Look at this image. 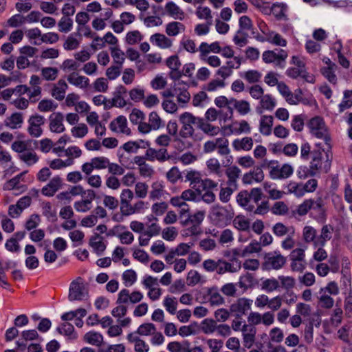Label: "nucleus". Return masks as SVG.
I'll use <instances>...</instances> for the list:
<instances>
[{"label": "nucleus", "mask_w": 352, "mask_h": 352, "mask_svg": "<svg viewBox=\"0 0 352 352\" xmlns=\"http://www.w3.org/2000/svg\"><path fill=\"white\" fill-rule=\"evenodd\" d=\"M267 41L278 46L285 47L287 45V41L280 34L274 32L268 34Z\"/></svg>", "instance_id": "nucleus-52"}, {"label": "nucleus", "mask_w": 352, "mask_h": 352, "mask_svg": "<svg viewBox=\"0 0 352 352\" xmlns=\"http://www.w3.org/2000/svg\"><path fill=\"white\" fill-rule=\"evenodd\" d=\"M166 13L175 19L182 20L184 18V12L173 1L168 2L165 6Z\"/></svg>", "instance_id": "nucleus-27"}, {"label": "nucleus", "mask_w": 352, "mask_h": 352, "mask_svg": "<svg viewBox=\"0 0 352 352\" xmlns=\"http://www.w3.org/2000/svg\"><path fill=\"white\" fill-rule=\"evenodd\" d=\"M273 117L272 116H263L259 123V131L263 135H270L272 133L273 125Z\"/></svg>", "instance_id": "nucleus-28"}, {"label": "nucleus", "mask_w": 352, "mask_h": 352, "mask_svg": "<svg viewBox=\"0 0 352 352\" xmlns=\"http://www.w3.org/2000/svg\"><path fill=\"white\" fill-rule=\"evenodd\" d=\"M253 300L246 298H240L233 302L230 307V312L233 314L236 318L241 317L251 309Z\"/></svg>", "instance_id": "nucleus-11"}, {"label": "nucleus", "mask_w": 352, "mask_h": 352, "mask_svg": "<svg viewBox=\"0 0 352 352\" xmlns=\"http://www.w3.org/2000/svg\"><path fill=\"white\" fill-rule=\"evenodd\" d=\"M89 245L98 255L101 254L106 249V245L102 242V237L98 233H94L90 238Z\"/></svg>", "instance_id": "nucleus-30"}, {"label": "nucleus", "mask_w": 352, "mask_h": 352, "mask_svg": "<svg viewBox=\"0 0 352 352\" xmlns=\"http://www.w3.org/2000/svg\"><path fill=\"white\" fill-rule=\"evenodd\" d=\"M84 340L90 344L99 346L103 342V336L98 332L91 331L85 335Z\"/></svg>", "instance_id": "nucleus-34"}, {"label": "nucleus", "mask_w": 352, "mask_h": 352, "mask_svg": "<svg viewBox=\"0 0 352 352\" xmlns=\"http://www.w3.org/2000/svg\"><path fill=\"white\" fill-rule=\"evenodd\" d=\"M305 249L306 247L299 248L294 249L289 254L290 267L293 272H302L306 269Z\"/></svg>", "instance_id": "nucleus-6"}, {"label": "nucleus", "mask_w": 352, "mask_h": 352, "mask_svg": "<svg viewBox=\"0 0 352 352\" xmlns=\"http://www.w3.org/2000/svg\"><path fill=\"white\" fill-rule=\"evenodd\" d=\"M234 215V212L231 206L217 205L212 207L210 217L215 225L226 226L230 223Z\"/></svg>", "instance_id": "nucleus-3"}, {"label": "nucleus", "mask_w": 352, "mask_h": 352, "mask_svg": "<svg viewBox=\"0 0 352 352\" xmlns=\"http://www.w3.org/2000/svg\"><path fill=\"white\" fill-rule=\"evenodd\" d=\"M88 296V292L81 278L73 280L69 285L68 299L69 301H81Z\"/></svg>", "instance_id": "nucleus-7"}, {"label": "nucleus", "mask_w": 352, "mask_h": 352, "mask_svg": "<svg viewBox=\"0 0 352 352\" xmlns=\"http://www.w3.org/2000/svg\"><path fill=\"white\" fill-rule=\"evenodd\" d=\"M68 85L65 80L60 79L54 86L52 90V96L58 100H62L65 96V92Z\"/></svg>", "instance_id": "nucleus-26"}, {"label": "nucleus", "mask_w": 352, "mask_h": 352, "mask_svg": "<svg viewBox=\"0 0 352 352\" xmlns=\"http://www.w3.org/2000/svg\"><path fill=\"white\" fill-rule=\"evenodd\" d=\"M248 34L242 30H239L233 38L234 43L239 47H243L248 43Z\"/></svg>", "instance_id": "nucleus-58"}, {"label": "nucleus", "mask_w": 352, "mask_h": 352, "mask_svg": "<svg viewBox=\"0 0 352 352\" xmlns=\"http://www.w3.org/2000/svg\"><path fill=\"white\" fill-rule=\"evenodd\" d=\"M148 122L153 130H157L164 126V122L155 111H153L149 114Z\"/></svg>", "instance_id": "nucleus-50"}, {"label": "nucleus", "mask_w": 352, "mask_h": 352, "mask_svg": "<svg viewBox=\"0 0 352 352\" xmlns=\"http://www.w3.org/2000/svg\"><path fill=\"white\" fill-rule=\"evenodd\" d=\"M280 287L279 282L274 278H267L262 281L261 284V289L267 293L272 292L278 289Z\"/></svg>", "instance_id": "nucleus-40"}, {"label": "nucleus", "mask_w": 352, "mask_h": 352, "mask_svg": "<svg viewBox=\"0 0 352 352\" xmlns=\"http://www.w3.org/2000/svg\"><path fill=\"white\" fill-rule=\"evenodd\" d=\"M217 144L218 154L225 157V160L222 161V164L225 167L229 166L233 162V157L230 155L228 140L224 137H221L220 141H217Z\"/></svg>", "instance_id": "nucleus-12"}, {"label": "nucleus", "mask_w": 352, "mask_h": 352, "mask_svg": "<svg viewBox=\"0 0 352 352\" xmlns=\"http://www.w3.org/2000/svg\"><path fill=\"white\" fill-rule=\"evenodd\" d=\"M234 227L239 231L246 232L250 230V222L243 215L236 216L232 221Z\"/></svg>", "instance_id": "nucleus-32"}, {"label": "nucleus", "mask_w": 352, "mask_h": 352, "mask_svg": "<svg viewBox=\"0 0 352 352\" xmlns=\"http://www.w3.org/2000/svg\"><path fill=\"white\" fill-rule=\"evenodd\" d=\"M204 133L210 136H215L220 132V128L219 126H212L210 124L204 122L202 118V124H201L199 128Z\"/></svg>", "instance_id": "nucleus-49"}, {"label": "nucleus", "mask_w": 352, "mask_h": 352, "mask_svg": "<svg viewBox=\"0 0 352 352\" xmlns=\"http://www.w3.org/2000/svg\"><path fill=\"white\" fill-rule=\"evenodd\" d=\"M208 295L209 302L212 305H221L225 302V300L219 293L217 287H212L208 289Z\"/></svg>", "instance_id": "nucleus-33"}, {"label": "nucleus", "mask_w": 352, "mask_h": 352, "mask_svg": "<svg viewBox=\"0 0 352 352\" xmlns=\"http://www.w3.org/2000/svg\"><path fill=\"white\" fill-rule=\"evenodd\" d=\"M58 25L60 32H68L72 28L73 20L67 16H63L59 21Z\"/></svg>", "instance_id": "nucleus-57"}, {"label": "nucleus", "mask_w": 352, "mask_h": 352, "mask_svg": "<svg viewBox=\"0 0 352 352\" xmlns=\"http://www.w3.org/2000/svg\"><path fill=\"white\" fill-rule=\"evenodd\" d=\"M289 208L283 201L276 202L271 208V211L276 215H285L287 213Z\"/></svg>", "instance_id": "nucleus-60"}, {"label": "nucleus", "mask_w": 352, "mask_h": 352, "mask_svg": "<svg viewBox=\"0 0 352 352\" xmlns=\"http://www.w3.org/2000/svg\"><path fill=\"white\" fill-rule=\"evenodd\" d=\"M95 169H104L108 168L109 160L106 157H96L91 159Z\"/></svg>", "instance_id": "nucleus-62"}, {"label": "nucleus", "mask_w": 352, "mask_h": 352, "mask_svg": "<svg viewBox=\"0 0 352 352\" xmlns=\"http://www.w3.org/2000/svg\"><path fill=\"white\" fill-rule=\"evenodd\" d=\"M109 128L114 132H120L126 135L131 133L130 129L127 127L126 118L123 116H120L116 119L113 120L110 123Z\"/></svg>", "instance_id": "nucleus-20"}, {"label": "nucleus", "mask_w": 352, "mask_h": 352, "mask_svg": "<svg viewBox=\"0 0 352 352\" xmlns=\"http://www.w3.org/2000/svg\"><path fill=\"white\" fill-rule=\"evenodd\" d=\"M152 190L150 192V199L155 200L160 198L163 194V185L160 182H154L152 184Z\"/></svg>", "instance_id": "nucleus-63"}, {"label": "nucleus", "mask_w": 352, "mask_h": 352, "mask_svg": "<svg viewBox=\"0 0 352 352\" xmlns=\"http://www.w3.org/2000/svg\"><path fill=\"white\" fill-rule=\"evenodd\" d=\"M28 133L33 137L38 138L41 135L43 131L41 126L45 123V118L43 116H32L28 120Z\"/></svg>", "instance_id": "nucleus-13"}, {"label": "nucleus", "mask_w": 352, "mask_h": 352, "mask_svg": "<svg viewBox=\"0 0 352 352\" xmlns=\"http://www.w3.org/2000/svg\"><path fill=\"white\" fill-rule=\"evenodd\" d=\"M261 106L263 109L272 111L276 105L275 99L270 94L264 95L260 100Z\"/></svg>", "instance_id": "nucleus-46"}, {"label": "nucleus", "mask_w": 352, "mask_h": 352, "mask_svg": "<svg viewBox=\"0 0 352 352\" xmlns=\"http://www.w3.org/2000/svg\"><path fill=\"white\" fill-rule=\"evenodd\" d=\"M287 57V53L280 50L276 52L274 50L265 51L262 54V59L265 63H274L276 66L280 68L285 67V60Z\"/></svg>", "instance_id": "nucleus-8"}, {"label": "nucleus", "mask_w": 352, "mask_h": 352, "mask_svg": "<svg viewBox=\"0 0 352 352\" xmlns=\"http://www.w3.org/2000/svg\"><path fill=\"white\" fill-rule=\"evenodd\" d=\"M22 123V114L20 113H13L7 121V126L12 129L20 128Z\"/></svg>", "instance_id": "nucleus-56"}, {"label": "nucleus", "mask_w": 352, "mask_h": 352, "mask_svg": "<svg viewBox=\"0 0 352 352\" xmlns=\"http://www.w3.org/2000/svg\"><path fill=\"white\" fill-rule=\"evenodd\" d=\"M310 217L318 223H324L327 219V210L324 203L321 197L311 199V208Z\"/></svg>", "instance_id": "nucleus-10"}, {"label": "nucleus", "mask_w": 352, "mask_h": 352, "mask_svg": "<svg viewBox=\"0 0 352 352\" xmlns=\"http://www.w3.org/2000/svg\"><path fill=\"white\" fill-rule=\"evenodd\" d=\"M309 127L311 134L318 138L324 140V142L329 146L330 138L328 134L327 128L324 120L319 116H316L310 120Z\"/></svg>", "instance_id": "nucleus-5"}, {"label": "nucleus", "mask_w": 352, "mask_h": 352, "mask_svg": "<svg viewBox=\"0 0 352 352\" xmlns=\"http://www.w3.org/2000/svg\"><path fill=\"white\" fill-rule=\"evenodd\" d=\"M188 85L183 81L175 82L174 90L177 95V99L179 103H187L190 99V94L188 91Z\"/></svg>", "instance_id": "nucleus-16"}, {"label": "nucleus", "mask_w": 352, "mask_h": 352, "mask_svg": "<svg viewBox=\"0 0 352 352\" xmlns=\"http://www.w3.org/2000/svg\"><path fill=\"white\" fill-rule=\"evenodd\" d=\"M31 146V145H28V142L23 141V162L26 163L28 165L30 166L32 164H35L38 160V157L35 153H33L32 152H25V150L28 147Z\"/></svg>", "instance_id": "nucleus-45"}, {"label": "nucleus", "mask_w": 352, "mask_h": 352, "mask_svg": "<svg viewBox=\"0 0 352 352\" xmlns=\"http://www.w3.org/2000/svg\"><path fill=\"white\" fill-rule=\"evenodd\" d=\"M241 331L243 332V345L245 347L250 349L255 341L256 329L252 325L244 324Z\"/></svg>", "instance_id": "nucleus-21"}, {"label": "nucleus", "mask_w": 352, "mask_h": 352, "mask_svg": "<svg viewBox=\"0 0 352 352\" xmlns=\"http://www.w3.org/2000/svg\"><path fill=\"white\" fill-rule=\"evenodd\" d=\"M68 82L81 89L87 88L89 85V79L84 76H80L78 73L72 72L67 76Z\"/></svg>", "instance_id": "nucleus-23"}, {"label": "nucleus", "mask_w": 352, "mask_h": 352, "mask_svg": "<svg viewBox=\"0 0 352 352\" xmlns=\"http://www.w3.org/2000/svg\"><path fill=\"white\" fill-rule=\"evenodd\" d=\"M61 186V178L59 176H55L42 188V193L45 196L52 197L58 190Z\"/></svg>", "instance_id": "nucleus-22"}, {"label": "nucleus", "mask_w": 352, "mask_h": 352, "mask_svg": "<svg viewBox=\"0 0 352 352\" xmlns=\"http://www.w3.org/2000/svg\"><path fill=\"white\" fill-rule=\"evenodd\" d=\"M236 125L232 130V133L236 135L241 133L249 134L251 132V127L249 123L246 120H241L239 122L234 124Z\"/></svg>", "instance_id": "nucleus-43"}, {"label": "nucleus", "mask_w": 352, "mask_h": 352, "mask_svg": "<svg viewBox=\"0 0 352 352\" xmlns=\"http://www.w3.org/2000/svg\"><path fill=\"white\" fill-rule=\"evenodd\" d=\"M57 331L60 334L68 336L70 339H76L77 334L74 332V326L69 322H64L57 328Z\"/></svg>", "instance_id": "nucleus-38"}, {"label": "nucleus", "mask_w": 352, "mask_h": 352, "mask_svg": "<svg viewBox=\"0 0 352 352\" xmlns=\"http://www.w3.org/2000/svg\"><path fill=\"white\" fill-rule=\"evenodd\" d=\"M311 199H305L302 204H300L297 208L294 211V214H297L299 216H304L311 212Z\"/></svg>", "instance_id": "nucleus-54"}, {"label": "nucleus", "mask_w": 352, "mask_h": 352, "mask_svg": "<svg viewBox=\"0 0 352 352\" xmlns=\"http://www.w3.org/2000/svg\"><path fill=\"white\" fill-rule=\"evenodd\" d=\"M43 214L50 221H54L56 219V210L52 209V206L50 202L43 204Z\"/></svg>", "instance_id": "nucleus-61"}, {"label": "nucleus", "mask_w": 352, "mask_h": 352, "mask_svg": "<svg viewBox=\"0 0 352 352\" xmlns=\"http://www.w3.org/2000/svg\"><path fill=\"white\" fill-rule=\"evenodd\" d=\"M150 41L153 44L163 49L168 48L172 45V42L168 38H167L164 34L160 33L153 34L150 38Z\"/></svg>", "instance_id": "nucleus-29"}, {"label": "nucleus", "mask_w": 352, "mask_h": 352, "mask_svg": "<svg viewBox=\"0 0 352 352\" xmlns=\"http://www.w3.org/2000/svg\"><path fill=\"white\" fill-rule=\"evenodd\" d=\"M303 239L306 243H313L315 246V241L317 239L316 230L310 226H306L302 230Z\"/></svg>", "instance_id": "nucleus-39"}, {"label": "nucleus", "mask_w": 352, "mask_h": 352, "mask_svg": "<svg viewBox=\"0 0 352 352\" xmlns=\"http://www.w3.org/2000/svg\"><path fill=\"white\" fill-rule=\"evenodd\" d=\"M217 322L212 319H205L201 322V331L206 334L214 333L217 329Z\"/></svg>", "instance_id": "nucleus-48"}, {"label": "nucleus", "mask_w": 352, "mask_h": 352, "mask_svg": "<svg viewBox=\"0 0 352 352\" xmlns=\"http://www.w3.org/2000/svg\"><path fill=\"white\" fill-rule=\"evenodd\" d=\"M239 255L236 250H234V256L230 262L226 261L223 258L219 259L218 274H224L225 273H235L241 268V262L236 257Z\"/></svg>", "instance_id": "nucleus-9"}, {"label": "nucleus", "mask_w": 352, "mask_h": 352, "mask_svg": "<svg viewBox=\"0 0 352 352\" xmlns=\"http://www.w3.org/2000/svg\"><path fill=\"white\" fill-rule=\"evenodd\" d=\"M230 103L242 116L248 114L251 110L250 103L244 100H237L234 98H231Z\"/></svg>", "instance_id": "nucleus-31"}, {"label": "nucleus", "mask_w": 352, "mask_h": 352, "mask_svg": "<svg viewBox=\"0 0 352 352\" xmlns=\"http://www.w3.org/2000/svg\"><path fill=\"white\" fill-rule=\"evenodd\" d=\"M250 200L249 193L246 190L240 192L236 196L237 203L246 210L252 212L254 206L249 204Z\"/></svg>", "instance_id": "nucleus-36"}, {"label": "nucleus", "mask_w": 352, "mask_h": 352, "mask_svg": "<svg viewBox=\"0 0 352 352\" xmlns=\"http://www.w3.org/2000/svg\"><path fill=\"white\" fill-rule=\"evenodd\" d=\"M111 53L114 63L118 66L122 67L125 59L124 53L120 49L116 47L111 48Z\"/></svg>", "instance_id": "nucleus-55"}, {"label": "nucleus", "mask_w": 352, "mask_h": 352, "mask_svg": "<svg viewBox=\"0 0 352 352\" xmlns=\"http://www.w3.org/2000/svg\"><path fill=\"white\" fill-rule=\"evenodd\" d=\"M263 167H255L249 173H245L243 177V182L245 184H252L254 182H261L264 179V173L262 170Z\"/></svg>", "instance_id": "nucleus-19"}, {"label": "nucleus", "mask_w": 352, "mask_h": 352, "mask_svg": "<svg viewBox=\"0 0 352 352\" xmlns=\"http://www.w3.org/2000/svg\"><path fill=\"white\" fill-rule=\"evenodd\" d=\"M333 227L330 224L324 225L320 230V234L318 236L315 241V247H324L327 241L332 238Z\"/></svg>", "instance_id": "nucleus-18"}, {"label": "nucleus", "mask_w": 352, "mask_h": 352, "mask_svg": "<svg viewBox=\"0 0 352 352\" xmlns=\"http://www.w3.org/2000/svg\"><path fill=\"white\" fill-rule=\"evenodd\" d=\"M297 176L300 179H305L309 176H314L316 174V171L307 167V166H300L296 170Z\"/></svg>", "instance_id": "nucleus-64"}, {"label": "nucleus", "mask_w": 352, "mask_h": 352, "mask_svg": "<svg viewBox=\"0 0 352 352\" xmlns=\"http://www.w3.org/2000/svg\"><path fill=\"white\" fill-rule=\"evenodd\" d=\"M145 157L149 161L157 160L160 162H164L170 159V156L165 148L160 149L148 148L146 151Z\"/></svg>", "instance_id": "nucleus-14"}, {"label": "nucleus", "mask_w": 352, "mask_h": 352, "mask_svg": "<svg viewBox=\"0 0 352 352\" xmlns=\"http://www.w3.org/2000/svg\"><path fill=\"white\" fill-rule=\"evenodd\" d=\"M50 130L56 133H61L65 131V128L63 124L64 116L60 112L54 113L50 118Z\"/></svg>", "instance_id": "nucleus-15"}, {"label": "nucleus", "mask_w": 352, "mask_h": 352, "mask_svg": "<svg viewBox=\"0 0 352 352\" xmlns=\"http://www.w3.org/2000/svg\"><path fill=\"white\" fill-rule=\"evenodd\" d=\"M185 30L183 23L177 21L170 22L166 25V32L170 36H175Z\"/></svg>", "instance_id": "nucleus-35"}, {"label": "nucleus", "mask_w": 352, "mask_h": 352, "mask_svg": "<svg viewBox=\"0 0 352 352\" xmlns=\"http://www.w3.org/2000/svg\"><path fill=\"white\" fill-rule=\"evenodd\" d=\"M239 75L249 83H256L259 82L262 76L257 70H248L247 72L240 73Z\"/></svg>", "instance_id": "nucleus-41"}, {"label": "nucleus", "mask_w": 352, "mask_h": 352, "mask_svg": "<svg viewBox=\"0 0 352 352\" xmlns=\"http://www.w3.org/2000/svg\"><path fill=\"white\" fill-rule=\"evenodd\" d=\"M261 167L269 170V175L273 180H283L294 173V168L289 164H280L278 161L264 160Z\"/></svg>", "instance_id": "nucleus-2"}, {"label": "nucleus", "mask_w": 352, "mask_h": 352, "mask_svg": "<svg viewBox=\"0 0 352 352\" xmlns=\"http://www.w3.org/2000/svg\"><path fill=\"white\" fill-rule=\"evenodd\" d=\"M75 33L71 34L65 43H63V47L66 50H74L79 47L80 41L74 37Z\"/></svg>", "instance_id": "nucleus-59"}, {"label": "nucleus", "mask_w": 352, "mask_h": 352, "mask_svg": "<svg viewBox=\"0 0 352 352\" xmlns=\"http://www.w3.org/2000/svg\"><path fill=\"white\" fill-rule=\"evenodd\" d=\"M288 192L294 194L297 197L304 196L305 190L302 184H297L294 182H290L287 186Z\"/></svg>", "instance_id": "nucleus-47"}, {"label": "nucleus", "mask_w": 352, "mask_h": 352, "mask_svg": "<svg viewBox=\"0 0 352 352\" xmlns=\"http://www.w3.org/2000/svg\"><path fill=\"white\" fill-rule=\"evenodd\" d=\"M241 173V170L236 166L228 168L226 170V175L228 177V186L237 189V180L239 178Z\"/></svg>", "instance_id": "nucleus-25"}, {"label": "nucleus", "mask_w": 352, "mask_h": 352, "mask_svg": "<svg viewBox=\"0 0 352 352\" xmlns=\"http://www.w3.org/2000/svg\"><path fill=\"white\" fill-rule=\"evenodd\" d=\"M206 165L210 171L218 177L223 175V170L221 167V164L216 158H210L206 162Z\"/></svg>", "instance_id": "nucleus-42"}, {"label": "nucleus", "mask_w": 352, "mask_h": 352, "mask_svg": "<svg viewBox=\"0 0 352 352\" xmlns=\"http://www.w3.org/2000/svg\"><path fill=\"white\" fill-rule=\"evenodd\" d=\"M253 140L251 137H244L243 138L235 139L232 142V146L236 151H249L253 147Z\"/></svg>", "instance_id": "nucleus-24"}, {"label": "nucleus", "mask_w": 352, "mask_h": 352, "mask_svg": "<svg viewBox=\"0 0 352 352\" xmlns=\"http://www.w3.org/2000/svg\"><path fill=\"white\" fill-rule=\"evenodd\" d=\"M164 306L167 311L174 315L176 313L177 301L175 297L166 296L164 300Z\"/></svg>", "instance_id": "nucleus-53"}, {"label": "nucleus", "mask_w": 352, "mask_h": 352, "mask_svg": "<svg viewBox=\"0 0 352 352\" xmlns=\"http://www.w3.org/2000/svg\"><path fill=\"white\" fill-rule=\"evenodd\" d=\"M156 331L155 326L153 323H144L141 324L137 329L136 333L140 336H149Z\"/></svg>", "instance_id": "nucleus-51"}, {"label": "nucleus", "mask_w": 352, "mask_h": 352, "mask_svg": "<svg viewBox=\"0 0 352 352\" xmlns=\"http://www.w3.org/2000/svg\"><path fill=\"white\" fill-rule=\"evenodd\" d=\"M21 90L22 85H18L15 88H9L3 90L1 93V96L3 100H8L12 95L15 94L18 97L13 100V103L18 109H22Z\"/></svg>", "instance_id": "nucleus-17"}, {"label": "nucleus", "mask_w": 352, "mask_h": 352, "mask_svg": "<svg viewBox=\"0 0 352 352\" xmlns=\"http://www.w3.org/2000/svg\"><path fill=\"white\" fill-rule=\"evenodd\" d=\"M204 212L202 211H198L192 215L188 214L187 217L181 221L183 226H188L190 223H194L200 226V223L204 220Z\"/></svg>", "instance_id": "nucleus-37"}, {"label": "nucleus", "mask_w": 352, "mask_h": 352, "mask_svg": "<svg viewBox=\"0 0 352 352\" xmlns=\"http://www.w3.org/2000/svg\"><path fill=\"white\" fill-rule=\"evenodd\" d=\"M179 121L182 127L179 132V138L177 137L175 142L177 144V148H190L192 144L182 140V138H193L195 128L199 129L202 124V118L196 117L190 112H184L179 116Z\"/></svg>", "instance_id": "nucleus-1"}, {"label": "nucleus", "mask_w": 352, "mask_h": 352, "mask_svg": "<svg viewBox=\"0 0 352 352\" xmlns=\"http://www.w3.org/2000/svg\"><path fill=\"white\" fill-rule=\"evenodd\" d=\"M262 263V269L265 271L278 270L283 268L287 262V258L278 251L268 252L265 254Z\"/></svg>", "instance_id": "nucleus-4"}, {"label": "nucleus", "mask_w": 352, "mask_h": 352, "mask_svg": "<svg viewBox=\"0 0 352 352\" xmlns=\"http://www.w3.org/2000/svg\"><path fill=\"white\" fill-rule=\"evenodd\" d=\"M58 39L59 36L58 34L55 32H49L42 34L41 38V42H37L36 41H34L32 42V43L36 45H40L41 43L53 44L56 43L58 41Z\"/></svg>", "instance_id": "nucleus-44"}]
</instances>
